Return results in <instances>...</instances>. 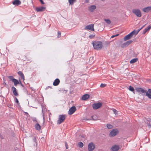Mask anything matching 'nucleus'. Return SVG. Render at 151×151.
<instances>
[{"instance_id": "f257e3e1", "label": "nucleus", "mask_w": 151, "mask_h": 151, "mask_svg": "<svg viewBox=\"0 0 151 151\" xmlns=\"http://www.w3.org/2000/svg\"><path fill=\"white\" fill-rule=\"evenodd\" d=\"M92 44L94 48L97 50H101L103 46L102 43L100 41L93 42Z\"/></svg>"}, {"instance_id": "f03ea898", "label": "nucleus", "mask_w": 151, "mask_h": 151, "mask_svg": "<svg viewBox=\"0 0 151 151\" xmlns=\"http://www.w3.org/2000/svg\"><path fill=\"white\" fill-rule=\"evenodd\" d=\"M136 90L139 92L146 93V95L149 99H151V89H149L147 91L141 88H137Z\"/></svg>"}, {"instance_id": "7ed1b4c3", "label": "nucleus", "mask_w": 151, "mask_h": 151, "mask_svg": "<svg viewBox=\"0 0 151 151\" xmlns=\"http://www.w3.org/2000/svg\"><path fill=\"white\" fill-rule=\"evenodd\" d=\"M65 117H66L65 115H59L58 119L57 122V124H59L63 122L65 119Z\"/></svg>"}, {"instance_id": "20e7f679", "label": "nucleus", "mask_w": 151, "mask_h": 151, "mask_svg": "<svg viewBox=\"0 0 151 151\" xmlns=\"http://www.w3.org/2000/svg\"><path fill=\"white\" fill-rule=\"evenodd\" d=\"M133 13L137 17H140L141 16V13L140 10L138 9H134L132 10Z\"/></svg>"}, {"instance_id": "39448f33", "label": "nucleus", "mask_w": 151, "mask_h": 151, "mask_svg": "<svg viewBox=\"0 0 151 151\" xmlns=\"http://www.w3.org/2000/svg\"><path fill=\"white\" fill-rule=\"evenodd\" d=\"M102 104L100 102H98L97 103L93 104L92 105V107L93 109L94 110L97 109L101 107Z\"/></svg>"}, {"instance_id": "423d86ee", "label": "nucleus", "mask_w": 151, "mask_h": 151, "mask_svg": "<svg viewBox=\"0 0 151 151\" xmlns=\"http://www.w3.org/2000/svg\"><path fill=\"white\" fill-rule=\"evenodd\" d=\"M134 31H132L128 35L126 36L124 38V41H125L131 39L133 35H134Z\"/></svg>"}, {"instance_id": "0eeeda50", "label": "nucleus", "mask_w": 151, "mask_h": 151, "mask_svg": "<svg viewBox=\"0 0 151 151\" xmlns=\"http://www.w3.org/2000/svg\"><path fill=\"white\" fill-rule=\"evenodd\" d=\"M118 131L117 129H113L110 132L109 136L110 137H114L118 133Z\"/></svg>"}, {"instance_id": "6e6552de", "label": "nucleus", "mask_w": 151, "mask_h": 151, "mask_svg": "<svg viewBox=\"0 0 151 151\" xmlns=\"http://www.w3.org/2000/svg\"><path fill=\"white\" fill-rule=\"evenodd\" d=\"M133 42L132 40H129L125 42L124 43L121 45V47L122 48H124L128 46L129 45L132 43Z\"/></svg>"}, {"instance_id": "1a4fd4ad", "label": "nucleus", "mask_w": 151, "mask_h": 151, "mask_svg": "<svg viewBox=\"0 0 151 151\" xmlns=\"http://www.w3.org/2000/svg\"><path fill=\"white\" fill-rule=\"evenodd\" d=\"M76 110V109L75 106H72L69 110L68 114L70 115L73 114Z\"/></svg>"}, {"instance_id": "9d476101", "label": "nucleus", "mask_w": 151, "mask_h": 151, "mask_svg": "<svg viewBox=\"0 0 151 151\" xmlns=\"http://www.w3.org/2000/svg\"><path fill=\"white\" fill-rule=\"evenodd\" d=\"M94 145L92 142L90 143L88 145V150L89 151H92L95 148Z\"/></svg>"}, {"instance_id": "9b49d317", "label": "nucleus", "mask_w": 151, "mask_h": 151, "mask_svg": "<svg viewBox=\"0 0 151 151\" xmlns=\"http://www.w3.org/2000/svg\"><path fill=\"white\" fill-rule=\"evenodd\" d=\"M94 25L93 24H90L89 25H87L85 27L84 29L85 30L89 29L90 30L94 31L93 29Z\"/></svg>"}, {"instance_id": "f8f14e48", "label": "nucleus", "mask_w": 151, "mask_h": 151, "mask_svg": "<svg viewBox=\"0 0 151 151\" xmlns=\"http://www.w3.org/2000/svg\"><path fill=\"white\" fill-rule=\"evenodd\" d=\"M46 9V7L43 6L40 7H36V10L37 12H41L44 11Z\"/></svg>"}, {"instance_id": "ddd939ff", "label": "nucleus", "mask_w": 151, "mask_h": 151, "mask_svg": "<svg viewBox=\"0 0 151 151\" xmlns=\"http://www.w3.org/2000/svg\"><path fill=\"white\" fill-rule=\"evenodd\" d=\"M119 148V147L118 145H113L111 148V150L112 151H117Z\"/></svg>"}, {"instance_id": "4468645a", "label": "nucleus", "mask_w": 151, "mask_h": 151, "mask_svg": "<svg viewBox=\"0 0 151 151\" xmlns=\"http://www.w3.org/2000/svg\"><path fill=\"white\" fill-rule=\"evenodd\" d=\"M13 4L15 6H19L21 3V2L19 0H15L12 2Z\"/></svg>"}, {"instance_id": "2eb2a0df", "label": "nucleus", "mask_w": 151, "mask_h": 151, "mask_svg": "<svg viewBox=\"0 0 151 151\" xmlns=\"http://www.w3.org/2000/svg\"><path fill=\"white\" fill-rule=\"evenodd\" d=\"M96 8V6L95 5H93L89 6L88 7V10L91 12H93L94 10Z\"/></svg>"}, {"instance_id": "dca6fc26", "label": "nucleus", "mask_w": 151, "mask_h": 151, "mask_svg": "<svg viewBox=\"0 0 151 151\" xmlns=\"http://www.w3.org/2000/svg\"><path fill=\"white\" fill-rule=\"evenodd\" d=\"M142 10L145 12H148L150 11H151V6H148L143 9Z\"/></svg>"}, {"instance_id": "f3484780", "label": "nucleus", "mask_w": 151, "mask_h": 151, "mask_svg": "<svg viewBox=\"0 0 151 151\" xmlns=\"http://www.w3.org/2000/svg\"><path fill=\"white\" fill-rule=\"evenodd\" d=\"M60 82V80L58 78L56 79L53 83V85L54 86H57L59 85Z\"/></svg>"}, {"instance_id": "a211bd4d", "label": "nucleus", "mask_w": 151, "mask_h": 151, "mask_svg": "<svg viewBox=\"0 0 151 151\" xmlns=\"http://www.w3.org/2000/svg\"><path fill=\"white\" fill-rule=\"evenodd\" d=\"M89 97V95L88 94L83 95L82 97V100H86Z\"/></svg>"}, {"instance_id": "6ab92c4d", "label": "nucleus", "mask_w": 151, "mask_h": 151, "mask_svg": "<svg viewBox=\"0 0 151 151\" xmlns=\"http://www.w3.org/2000/svg\"><path fill=\"white\" fill-rule=\"evenodd\" d=\"M12 88L13 92L15 96H18V94L16 88L14 87L13 86L12 87Z\"/></svg>"}, {"instance_id": "aec40b11", "label": "nucleus", "mask_w": 151, "mask_h": 151, "mask_svg": "<svg viewBox=\"0 0 151 151\" xmlns=\"http://www.w3.org/2000/svg\"><path fill=\"white\" fill-rule=\"evenodd\" d=\"M18 74L19 76H21L22 79L24 81V77L23 73L21 71H19L18 72Z\"/></svg>"}, {"instance_id": "412c9836", "label": "nucleus", "mask_w": 151, "mask_h": 151, "mask_svg": "<svg viewBox=\"0 0 151 151\" xmlns=\"http://www.w3.org/2000/svg\"><path fill=\"white\" fill-rule=\"evenodd\" d=\"M35 128L36 130L39 131L40 130L41 126L39 124L37 123L35 125Z\"/></svg>"}, {"instance_id": "4be33fe9", "label": "nucleus", "mask_w": 151, "mask_h": 151, "mask_svg": "<svg viewBox=\"0 0 151 151\" xmlns=\"http://www.w3.org/2000/svg\"><path fill=\"white\" fill-rule=\"evenodd\" d=\"M151 29V27L150 26H148L144 30L143 34H145L147 32L149 31Z\"/></svg>"}, {"instance_id": "5701e85b", "label": "nucleus", "mask_w": 151, "mask_h": 151, "mask_svg": "<svg viewBox=\"0 0 151 151\" xmlns=\"http://www.w3.org/2000/svg\"><path fill=\"white\" fill-rule=\"evenodd\" d=\"M13 82H14V85L17 86V84H19V82L16 79H14L13 80Z\"/></svg>"}, {"instance_id": "b1692460", "label": "nucleus", "mask_w": 151, "mask_h": 151, "mask_svg": "<svg viewBox=\"0 0 151 151\" xmlns=\"http://www.w3.org/2000/svg\"><path fill=\"white\" fill-rule=\"evenodd\" d=\"M138 60V59L137 58H134L133 59L131 60L130 61V63H136L137 61Z\"/></svg>"}, {"instance_id": "393cba45", "label": "nucleus", "mask_w": 151, "mask_h": 151, "mask_svg": "<svg viewBox=\"0 0 151 151\" xmlns=\"http://www.w3.org/2000/svg\"><path fill=\"white\" fill-rule=\"evenodd\" d=\"M140 30V29H137V30H134L132 31H134V34L135 35H136L138 33Z\"/></svg>"}, {"instance_id": "a878e982", "label": "nucleus", "mask_w": 151, "mask_h": 151, "mask_svg": "<svg viewBox=\"0 0 151 151\" xmlns=\"http://www.w3.org/2000/svg\"><path fill=\"white\" fill-rule=\"evenodd\" d=\"M78 145V146L81 148L83 147V143L81 142H79Z\"/></svg>"}, {"instance_id": "bb28decb", "label": "nucleus", "mask_w": 151, "mask_h": 151, "mask_svg": "<svg viewBox=\"0 0 151 151\" xmlns=\"http://www.w3.org/2000/svg\"><path fill=\"white\" fill-rule=\"evenodd\" d=\"M106 126L109 129H111L113 128L112 125L110 124H107Z\"/></svg>"}, {"instance_id": "cd10ccee", "label": "nucleus", "mask_w": 151, "mask_h": 151, "mask_svg": "<svg viewBox=\"0 0 151 151\" xmlns=\"http://www.w3.org/2000/svg\"><path fill=\"white\" fill-rule=\"evenodd\" d=\"M76 0H68L70 4L73 5V3Z\"/></svg>"}, {"instance_id": "c85d7f7f", "label": "nucleus", "mask_w": 151, "mask_h": 151, "mask_svg": "<svg viewBox=\"0 0 151 151\" xmlns=\"http://www.w3.org/2000/svg\"><path fill=\"white\" fill-rule=\"evenodd\" d=\"M33 141L34 142H35V143L36 144V145L37 144V140L36 137L35 136H33Z\"/></svg>"}, {"instance_id": "c756f323", "label": "nucleus", "mask_w": 151, "mask_h": 151, "mask_svg": "<svg viewBox=\"0 0 151 151\" xmlns=\"http://www.w3.org/2000/svg\"><path fill=\"white\" fill-rule=\"evenodd\" d=\"M105 21L107 23L109 24H110L111 23V21L109 19H105Z\"/></svg>"}, {"instance_id": "7c9ffc66", "label": "nucleus", "mask_w": 151, "mask_h": 151, "mask_svg": "<svg viewBox=\"0 0 151 151\" xmlns=\"http://www.w3.org/2000/svg\"><path fill=\"white\" fill-rule=\"evenodd\" d=\"M129 90L132 91H134V88L132 86H129Z\"/></svg>"}, {"instance_id": "2f4dec72", "label": "nucleus", "mask_w": 151, "mask_h": 151, "mask_svg": "<svg viewBox=\"0 0 151 151\" xmlns=\"http://www.w3.org/2000/svg\"><path fill=\"white\" fill-rule=\"evenodd\" d=\"M112 110L114 112V113L115 114H117L118 111L115 109H112Z\"/></svg>"}, {"instance_id": "473e14b6", "label": "nucleus", "mask_w": 151, "mask_h": 151, "mask_svg": "<svg viewBox=\"0 0 151 151\" xmlns=\"http://www.w3.org/2000/svg\"><path fill=\"white\" fill-rule=\"evenodd\" d=\"M58 36L57 37L58 38H59L61 36V32L59 31H58Z\"/></svg>"}, {"instance_id": "72a5a7b5", "label": "nucleus", "mask_w": 151, "mask_h": 151, "mask_svg": "<svg viewBox=\"0 0 151 151\" xmlns=\"http://www.w3.org/2000/svg\"><path fill=\"white\" fill-rule=\"evenodd\" d=\"M106 85V84H105L101 83L100 86V87L101 88H104L105 87Z\"/></svg>"}, {"instance_id": "f704fd0d", "label": "nucleus", "mask_w": 151, "mask_h": 151, "mask_svg": "<svg viewBox=\"0 0 151 151\" xmlns=\"http://www.w3.org/2000/svg\"><path fill=\"white\" fill-rule=\"evenodd\" d=\"M148 121L149 122V123H147L148 125L150 126L151 127V119H149V120Z\"/></svg>"}, {"instance_id": "c9c22d12", "label": "nucleus", "mask_w": 151, "mask_h": 151, "mask_svg": "<svg viewBox=\"0 0 151 151\" xmlns=\"http://www.w3.org/2000/svg\"><path fill=\"white\" fill-rule=\"evenodd\" d=\"M32 120L33 121V122H35V123H37V119L36 118H33L32 119Z\"/></svg>"}, {"instance_id": "e433bc0d", "label": "nucleus", "mask_w": 151, "mask_h": 151, "mask_svg": "<svg viewBox=\"0 0 151 151\" xmlns=\"http://www.w3.org/2000/svg\"><path fill=\"white\" fill-rule=\"evenodd\" d=\"M10 79L11 81H13V80L14 79H15L13 78V77L12 76H9L8 77Z\"/></svg>"}, {"instance_id": "4c0bfd02", "label": "nucleus", "mask_w": 151, "mask_h": 151, "mask_svg": "<svg viewBox=\"0 0 151 151\" xmlns=\"http://www.w3.org/2000/svg\"><path fill=\"white\" fill-rule=\"evenodd\" d=\"M119 35V34H116V35H112L111 36V38H113L115 37H117V36H118V35Z\"/></svg>"}, {"instance_id": "58836bf2", "label": "nucleus", "mask_w": 151, "mask_h": 151, "mask_svg": "<svg viewBox=\"0 0 151 151\" xmlns=\"http://www.w3.org/2000/svg\"><path fill=\"white\" fill-rule=\"evenodd\" d=\"M65 146L66 149H68V144L67 142H65Z\"/></svg>"}, {"instance_id": "ea45409f", "label": "nucleus", "mask_w": 151, "mask_h": 151, "mask_svg": "<svg viewBox=\"0 0 151 151\" xmlns=\"http://www.w3.org/2000/svg\"><path fill=\"white\" fill-rule=\"evenodd\" d=\"M94 37V35H91L89 36V37L90 39H92Z\"/></svg>"}, {"instance_id": "a19ab883", "label": "nucleus", "mask_w": 151, "mask_h": 151, "mask_svg": "<svg viewBox=\"0 0 151 151\" xmlns=\"http://www.w3.org/2000/svg\"><path fill=\"white\" fill-rule=\"evenodd\" d=\"M15 99H16V102L17 103V104H19V102L18 101V99L16 97H15Z\"/></svg>"}, {"instance_id": "79ce46f5", "label": "nucleus", "mask_w": 151, "mask_h": 151, "mask_svg": "<svg viewBox=\"0 0 151 151\" xmlns=\"http://www.w3.org/2000/svg\"><path fill=\"white\" fill-rule=\"evenodd\" d=\"M39 1H40V2H41V4H45L44 3V2L42 0H39Z\"/></svg>"}, {"instance_id": "37998d69", "label": "nucleus", "mask_w": 151, "mask_h": 151, "mask_svg": "<svg viewBox=\"0 0 151 151\" xmlns=\"http://www.w3.org/2000/svg\"><path fill=\"white\" fill-rule=\"evenodd\" d=\"M0 137L2 139H4V137L2 135H1L0 134Z\"/></svg>"}, {"instance_id": "c03bdc74", "label": "nucleus", "mask_w": 151, "mask_h": 151, "mask_svg": "<svg viewBox=\"0 0 151 151\" xmlns=\"http://www.w3.org/2000/svg\"><path fill=\"white\" fill-rule=\"evenodd\" d=\"M89 0H86L85 2L86 3H88L89 2Z\"/></svg>"}, {"instance_id": "a18cd8bd", "label": "nucleus", "mask_w": 151, "mask_h": 151, "mask_svg": "<svg viewBox=\"0 0 151 151\" xmlns=\"http://www.w3.org/2000/svg\"><path fill=\"white\" fill-rule=\"evenodd\" d=\"M145 25H144V26H142L140 29V30L142 29L145 26Z\"/></svg>"}, {"instance_id": "49530a36", "label": "nucleus", "mask_w": 151, "mask_h": 151, "mask_svg": "<svg viewBox=\"0 0 151 151\" xmlns=\"http://www.w3.org/2000/svg\"><path fill=\"white\" fill-rule=\"evenodd\" d=\"M20 84H21V86H22V87H24V86L23 85V84L21 83Z\"/></svg>"}, {"instance_id": "de8ad7c7", "label": "nucleus", "mask_w": 151, "mask_h": 151, "mask_svg": "<svg viewBox=\"0 0 151 151\" xmlns=\"http://www.w3.org/2000/svg\"><path fill=\"white\" fill-rule=\"evenodd\" d=\"M74 70H73V71L72 72H71V74H73V73H74Z\"/></svg>"}, {"instance_id": "09e8293b", "label": "nucleus", "mask_w": 151, "mask_h": 151, "mask_svg": "<svg viewBox=\"0 0 151 151\" xmlns=\"http://www.w3.org/2000/svg\"><path fill=\"white\" fill-rule=\"evenodd\" d=\"M51 88V87H50V86H48L47 87V88H47H47Z\"/></svg>"}, {"instance_id": "8fccbe9b", "label": "nucleus", "mask_w": 151, "mask_h": 151, "mask_svg": "<svg viewBox=\"0 0 151 151\" xmlns=\"http://www.w3.org/2000/svg\"><path fill=\"white\" fill-rule=\"evenodd\" d=\"M64 91H65V93H67V90H64Z\"/></svg>"}, {"instance_id": "3c124183", "label": "nucleus", "mask_w": 151, "mask_h": 151, "mask_svg": "<svg viewBox=\"0 0 151 151\" xmlns=\"http://www.w3.org/2000/svg\"><path fill=\"white\" fill-rule=\"evenodd\" d=\"M93 118V120H96V119H93V118Z\"/></svg>"}, {"instance_id": "603ef678", "label": "nucleus", "mask_w": 151, "mask_h": 151, "mask_svg": "<svg viewBox=\"0 0 151 151\" xmlns=\"http://www.w3.org/2000/svg\"><path fill=\"white\" fill-rule=\"evenodd\" d=\"M43 119H44V120L45 118H44V117H43Z\"/></svg>"}, {"instance_id": "864d4df0", "label": "nucleus", "mask_w": 151, "mask_h": 151, "mask_svg": "<svg viewBox=\"0 0 151 151\" xmlns=\"http://www.w3.org/2000/svg\"><path fill=\"white\" fill-rule=\"evenodd\" d=\"M26 114H28L27 113H26Z\"/></svg>"}]
</instances>
